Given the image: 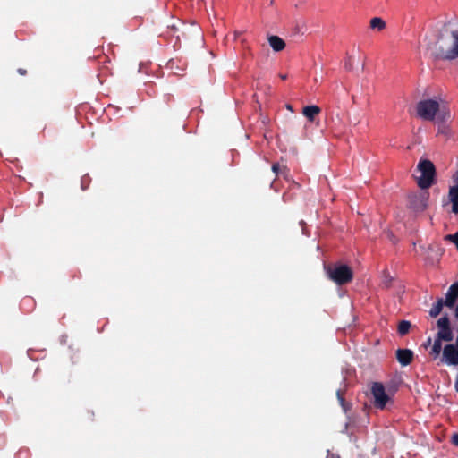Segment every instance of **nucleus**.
Returning <instances> with one entry per match:
<instances>
[{
	"mask_svg": "<svg viewBox=\"0 0 458 458\" xmlns=\"http://www.w3.org/2000/svg\"><path fill=\"white\" fill-rule=\"evenodd\" d=\"M449 200H458V186H452L449 190Z\"/></svg>",
	"mask_w": 458,
	"mask_h": 458,
	"instance_id": "17",
	"label": "nucleus"
},
{
	"mask_svg": "<svg viewBox=\"0 0 458 458\" xmlns=\"http://www.w3.org/2000/svg\"><path fill=\"white\" fill-rule=\"evenodd\" d=\"M268 42L270 47L276 52L282 51L285 47V42L278 36H270L268 38Z\"/></svg>",
	"mask_w": 458,
	"mask_h": 458,
	"instance_id": "11",
	"label": "nucleus"
},
{
	"mask_svg": "<svg viewBox=\"0 0 458 458\" xmlns=\"http://www.w3.org/2000/svg\"><path fill=\"white\" fill-rule=\"evenodd\" d=\"M452 443L458 446V434H454L452 437Z\"/></svg>",
	"mask_w": 458,
	"mask_h": 458,
	"instance_id": "21",
	"label": "nucleus"
},
{
	"mask_svg": "<svg viewBox=\"0 0 458 458\" xmlns=\"http://www.w3.org/2000/svg\"><path fill=\"white\" fill-rule=\"evenodd\" d=\"M417 114L425 121H433L439 110V103L437 100L427 99L418 102Z\"/></svg>",
	"mask_w": 458,
	"mask_h": 458,
	"instance_id": "5",
	"label": "nucleus"
},
{
	"mask_svg": "<svg viewBox=\"0 0 458 458\" xmlns=\"http://www.w3.org/2000/svg\"><path fill=\"white\" fill-rule=\"evenodd\" d=\"M370 28L377 31H381L386 28L385 21L380 17H374L370 20Z\"/></svg>",
	"mask_w": 458,
	"mask_h": 458,
	"instance_id": "12",
	"label": "nucleus"
},
{
	"mask_svg": "<svg viewBox=\"0 0 458 458\" xmlns=\"http://www.w3.org/2000/svg\"><path fill=\"white\" fill-rule=\"evenodd\" d=\"M453 179L454 182H455L454 186H458V172L455 174H454Z\"/></svg>",
	"mask_w": 458,
	"mask_h": 458,
	"instance_id": "25",
	"label": "nucleus"
},
{
	"mask_svg": "<svg viewBox=\"0 0 458 458\" xmlns=\"http://www.w3.org/2000/svg\"><path fill=\"white\" fill-rule=\"evenodd\" d=\"M337 396H338V399L340 400V402L343 403L344 398L342 397L340 391L337 392Z\"/></svg>",
	"mask_w": 458,
	"mask_h": 458,
	"instance_id": "26",
	"label": "nucleus"
},
{
	"mask_svg": "<svg viewBox=\"0 0 458 458\" xmlns=\"http://www.w3.org/2000/svg\"><path fill=\"white\" fill-rule=\"evenodd\" d=\"M443 301L439 300L430 310V316L436 318L441 312L443 307Z\"/></svg>",
	"mask_w": 458,
	"mask_h": 458,
	"instance_id": "14",
	"label": "nucleus"
},
{
	"mask_svg": "<svg viewBox=\"0 0 458 458\" xmlns=\"http://www.w3.org/2000/svg\"><path fill=\"white\" fill-rule=\"evenodd\" d=\"M284 172H288L287 168L285 166L283 167Z\"/></svg>",
	"mask_w": 458,
	"mask_h": 458,
	"instance_id": "29",
	"label": "nucleus"
},
{
	"mask_svg": "<svg viewBox=\"0 0 458 458\" xmlns=\"http://www.w3.org/2000/svg\"><path fill=\"white\" fill-rule=\"evenodd\" d=\"M321 109L318 106H306L302 109V114L310 122H313L315 117L320 113Z\"/></svg>",
	"mask_w": 458,
	"mask_h": 458,
	"instance_id": "10",
	"label": "nucleus"
},
{
	"mask_svg": "<svg viewBox=\"0 0 458 458\" xmlns=\"http://www.w3.org/2000/svg\"><path fill=\"white\" fill-rule=\"evenodd\" d=\"M420 175L416 178L417 184L421 190L428 189L436 179V167L429 159L421 158L417 165Z\"/></svg>",
	"mask_w": 458,
	"mask_h": 458,
	"instance_id": "2",
	"label": "nucleus"
},
{
	"mask_svg": "<svg viewBox=\"0 0 458 458\" xmlns=\"http://www.w3.org/2000/svg\"><path fill=\"white\" fill-rule=\"evenodd\" d=\"M272 171L276 174L278 175L280 171H281V166L279 165L278 163H274L272 165Z\"/></svg>",
	"mask_w": 458,
	"mask_h": 458,
	"instance_id": "20",
	"label": "nucleus"
},
{
	"mask_svg": "<svg viewBox=\"0 0 458 458\" xmlns=\"http://www.w3.org/2000/svg\"><path fill=\"white\" fill-rule=\"evenodd\" d=\"M454 388H455L456 392H458V377H456V381H455V384H454Z\"/></svg>",
	"mask_w": 458,
	"mask_h": 458,
	"instance_id": "27",
	"label": "nucleus"
},
{
	"mask_svg": "<svg viewBox=\"0 0 458 458\" xmlns=\"http://www.w3.org/2000/svg\"><path fill=\"white\" fill-rule=\"evenodd\" d=\"M328 277L339 285L345 284L352 280V268L344 264L335 263L327 267Z\"/></svg>",
	"mask_w": 458,
	"mask_h": 458,
	"instance_id": "3",
	"label": "nucleus"
},
{
	"mask_svg": "<svg viewBox=\"0 0 458 458\" xmlns=\"http://www.w3.org/2000/svg\"><path fill=\"white\" fill-rule=\"evenodd\" d=\"M327 458H341V457L335 454L328 453Z\"/></svg>",
	"mask_w": 458,
	"mask_h": 458,
	"instance_id": "24",
	"label": "nucleus"
},
{
	"mask_svg": "<svg viewBox=\"0 0 458 458\" xmlns=\"http://www.w3.org/2000/svg\"><path fill=\"white\" fill-rule=\"evenodd\" d=\"M35 306V301L30 297H26L21 301V307L24 309L25 307H28L30 309H33Z\"/></svg>",
	"mask_w": 458,
	"mask_h": 458,
	"instance_id": "16",
	"label": "nucleus"
},
{
	"mask_svg": "<svg viewBox=\"0 0 458 458\" xmlns=\"http://www.w3.org/2000/svg\"><path fill=\"white\" fill-rule=\"evenodd\" d=\"M18 73L21 74V75H26L27 74V71L23 68H19L17 70Z\"/></svg>",
	"mask_w": 458,
	"mask_h": 458,
	"instance_id": "23",
	"label": "nucleus"
},
{
	"mask_svg": "<svg viewBox=\"0 0 458 458\" xmlns=\"http://www.w3.org/2000/svg\"><path fill=\"white\" fill-rule=\"evenodd\" d=\"M441 340L437 337V339L435 340L433 346H432V352L436 355H438L442 349V344Z\"/></svg>",
	"mask_w": 458,
	"mask_h": 458,
	"instance_id": "15",
	"label": "nucleus"
},
{
	"mask_svg": "<svg viewBox=\"0 0 458 458\" xmlns=\"http://www.w3.org/2000/svg\"><path fill=\"white\" fill-rule=\"evenodd\" d=\"M372 395V403L375 408L384 410L389 403H392V397L386 392L382 383L375 382L370 388Z\"/></svg>",
	"mask_w": 458,
	"mask_h": 458,
	"instance_id": "4",
	"label": "nucleus"
},
{
	"mask_svg": "<svg viewBox=\"0 0 458 458\" xmlns=\"http://www.w3.org/2000/svg\"><path fill=\"white\" fill-rule=\"evenodd\" d=\"M458 299V282L453 284L447 291L445 305L453 308Z\"/></svg>",
	"mask_w": 458,
	"mask_h": 458,
	"instance_id": "8",
	"label": "nucleus"
},
{
	"mask_svg": "<svg viewBox=\"0 0 458 458\" xmlns=\"http://www.w3.org/2000/svg\"><path fill=\"white\" fill-rule=\"evenodd\" d=\"M396 359L402 366H407L413 359V352L409 349H398Z\"/></svg>",
	"mask_w": 458,
	"mask_h": 458,
	"instance_id": "9",
	"label": "nucleus"
},
{
	"mask_svg": "<svg viewBox=\"0 0 458 458\" xmlns=\"http://www.w3.org/2000/svg\"><path fill=\"white\" fill-rule=\"evenodd\" d=\"M344 68L346 70H352V57H348L344 62Z\"/></svg>",
	"mask_w": 458,
	"mask_h": 458,
	"instance_id": "19",
	"label": "nucleus"
},
{
	"mask_svg": "<svg viewBox=\"0 0 458 458\" xmlns=\"http://www.w3.org/2000/svg\"><path fill=\"white\" fill-rule=\"evenodd\" d=\"M438 333L437 337L445 341H451L453 339V333L449 327V319L446 317H442L437 320Z\"/></svg>",
	"mask_w": 458,
	"mask_h": 458,
	"instance_id": "7",
	"label": "nucleus"
},
{
	"mask_svg": "<svg viewBox=\"0 0 458 458\" xmlns=\"http://www.w3.org/2000/svg\"><path fill=\"white\" fill-rule=\"evenodd\" d=\"M452 211L458 214V202H453Z\"/></svg>",
	"mask_w": 458,
	"mask_h": 458,
	"instance_id": "22",
	"label": "nucleus"
},
{
	"mask_svg": "<svg viewBox=\"0 0 458 458\" xmlns=\"http://www.w3.org/2000/svg\"><path fill=\"white\" fill-rule=\"evenodd\" d=\"M428 50L437 60L458 58V30L451 22L445 23L439 31L437 40L428 45Z\"/></svg>",
	"mask_w": 458,
	"mask_h": 458,
	"instance_id": "1",
	"label": "nucleus"
},
{
	"mask_svg": "<svg viewBox=\"0 0 458 458\" xmlns=\"http://www.w3.org/2000/svg\"><path fill=\"white\" fill-rule=\"evenodd\" d=\"M443 361L447 365H458V336L456 344H446L443 349Z\"/></svg>",
	"mask_w": 458,
	"mask_h": 458,
	"instance_id": "6",
	"label": "nucleus"
},
{
	"mask_svg": "<svg viewBox=\"0 0 458 458\" xmlns=\"http://www.w3.org/2000/svg\"><path fill=\"white\" fill-rule=\"evenodd\" d=\"M89 177L88 175H85L81 178V188L82 190H86L89 183Z\"/></svg>",
	"mask_w": 458,
	"mask_h": 458,
	"instance_id": "18",
	"label": "nucleus"
},
{
	"mask_svg": "<svg viewBox=\"0 0 458 458\" xmlns=\"http://www.w3.org/2000/svg\"><path fill=\"white\" fill-rule=\"evenodd\" d=\"M279 76L284 81L287 79V75L286 74H280Z\"/></svg>",
	"mask_w": 458,
	"mask_h": 458,
	"instance_id": "28",
	"label": "nucleus"
},
{
	"mask_svg": "<svg viewBox=\"0 0 458 458\" xmlns=\"http://www.w3.org/2000/svg\"><path fill=\"white\" fill-rule=\"evenodd\" d=\"M411 328V323L407 320H402L398 325V333L401 335H406Z\"/></svg>",
	"mask_w": 458,
	"mask_h": 458,
	"instance_id": "13",
	"label": "nucleus"
}]
</instances>
